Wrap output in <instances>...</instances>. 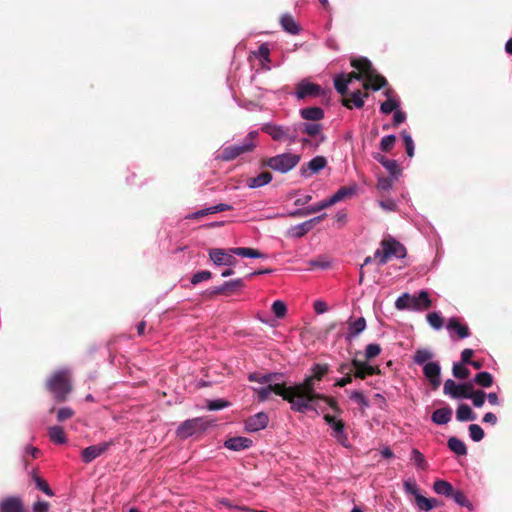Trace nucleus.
Segmentation results:
<instances>
[{"mask_svg":"<svg viewBox=\"0 0 512 512\" xmlns=\"http://www.w3.org/2000/svg\"><path fill=\"white\" fill-rule=\"evenodd\" d=\"M312 372L313 375L307 377L303 383L284 387L269 384L264 387L254 388V391L257 392L258 399L261 402L266 401L271 392H274L290 404L292 411L305 414L315 410V405L318 400L325 399L324 396L317 392L315 380L319 381L322 379L328 372V366L315 364L312 368Z\"/></svg>","mask_w":512,"mask_h":512,"instance_id":"obj_1","label":"nucleus"},{"mask_svg":"<svg viewBox=\"0 0 512 512\" xmlns=\"http://www.w3.org/2000/svg\"><path fill=\"white\" fill-rule=\"evenodd\" d=\"M354 80L363 81L364 89L378 91L388 85L386 78L380 75L373 67L371 61L365 57L354 56Z\"/></svg>","mask_w":512,"mask_h":512,"instance_id":"obj_2","label":"nucleus"},{"mask_svg":"<svg viewBox=\"0 0 512 512\" xmlns=\"http://www.w3.org/2000/svg\"><path fill=\"white\" fill-rule=\"evenodd\" d=\"M235 256L256 259L268 258L266 254L250 247H235L228 250L222 248H213L209 250V258L216 266H235L237 263Z\"/></svg>","mask_w":512,"mask_h":512,"instance_id":"obj_3","label":"nucleus"},{"mask_svg":"<svg viewBox=\"0 0 512 512\" xmlns=\"http://www.w3.org/2000/svg\"><path fill=\"white\" fill-rule=\"evenodd\" d=\"M46 388L57 402L66 401L72 389L69 370L62 368L54 372L47 379Z\"/></svg>","mask_w":512,"mask_h":512,"instance_id":"obj_4","label":"nucleus"},{"mask_svg":"<svg viewBox=\"0 0 512 512\" xmlns=\"http://www.w3.org/2000/svg\"><path fill=\"white\" fill-rule=\"evenodd\" d=\"M393 257L397 259L405 258V246L394 238L383 240L381 248L375 251L374 258L378 261V264L384 265Z\"/></svg>","mask_w":512,"mask_h":512,"instance_id":"obj_5","label":"nucleus"},{"mask_svg":"<svg viewBox=\"0 0 512 512\" xmlns=\"http://www.w3.org/2000/svg\"><path fill=\"white\" fill-rule=\"evenodd\" d=\"M301 156L296 153L284 152L275 156L269 157L265 166L275 172L286 174L293 170L300 162Z\"/></svg>","mask_w":512,"mask_h":512,"instance_id":"obj_6","label":"nucleus"},{"mask_svg":"<svg viewBox=\"0 0 512 512\" xmlns=\"http://www.w3.org/2000/svg\"><path fill=\"white\" fill-rule=\"evenodd\" d=\"M256 148V144L241 142L239 144L224 143L215 153L214 159L217 161L229 162L238 156L250 153Z\"/></svg>","mask_w":512,"mask_h":512,"instance_id":"obj_7","label":"nucleus"},{"mask_svg":"<svg viewBox=\"0 0 512 512\" xmlns=\"http://www.w3.org/2000/svg\"><path fill=\"white\" fill-rule=\"evenodd\" d=\"M210 423L204 417H195L183 421L176 429V435L180 439H187L197 434L203 433L209 427Z\"/></svg>","mask_w":512,"mask_h":512,"instance_id":"obj_8","label":"nucleus"},{"mask_svg":"<svg viewBox=\"0 0 512 512\" xmlns=\"http://www.w3.org/2000/svg\"><path fill=\"white\" fill-rule=\"evenodd\" d=\"M329 92L330 90H326L308 79H303L296 85L294 95L297 99L303 100L306 98H326Z\"/></svg>","mask_w":512,"mask_h":512,"instance_id":"obj_9","label":"nucleus"},{"mask_svg":"<svg viewBox=\"0 0 512 512\" xmlns=\"http://www.w3.org/2000/svg\"><path fill=\"white\" fill-rule=\"evenodd\" d=\"M472 388V384L465 382L457 384L452 379H447L444 383L443 393L453 399H465L469 397V391Z\"/></svg>","mask_w":512,"mask_h":512,"instance_id":"obj_10","label":"nucleus"},{"mask_svg":"<svg viewBox=\"0 0 512 512\" xmlns=\"http://www.w3.org/2000/svg\"><path fill=\"white\" fill-rule=\"evenodd\" d=\"M114 443V440L111 439L109 441H104L99 444L90 445L84 448L81 451V460L85 464L93 462L96 458L100 457L102 454L108 451L109 448L114 445Z\"/></svg>","mask_w":512,"mask_h":512,"instance_id":"obj_11","label":"nucleus"},{"mask_svg":"<svg viewBox=\"0 0 512 512\" xmlns=\"http://www.w3.org/2000/svg\"><path fill=\"white\" fill-rule=\"evenodd\" d=\"M327 159L324 156H315L308 163L301 165L299 174L308 179L314 174H318L327 166Z\"/></svg>","mask_w":512,"mask_h":512,"instance_id":"obj_12","label":"nucleus"},{"mask_svg":"<svg viewBox=\"0 0 512 512\" xmlns=\"http://www.w3.org/2000/svg\"><path fill=\"white\" fill-rule=\"evenodd\" d=\"M422 368L423 374L429 381L432 388L434 390L438 389L441 385V366L439 362H430L429 364L424 365Z\"/></svg>","mask_w":512,"mask_h":512,"instance_id":"obj_13","label":"nucleus"},{"mask_svg":"<svg viewBox=\"0 0 512 512\" xmlns=\"http://www.w3.org/2000/svg\"><path fill=\"white\" fill-rule=\"evenodd\" d=\"M268 422V415L265 412H258L245 421L244 428L247 432H257L265 429Z\"/></svg>","mask_w":512,"mask_h":512,"instance_id":"obj_14","label":"nucleus"},{"mask_svg":"<svg viewBox=\"0 0 512 512\" xmlns=\"http://www.w3.org/2000/svg\"><path fill=\"white\" fill-rule=\"evenodd\" d=\"M244 286V281L241 278L232 279L223 282L219 286L212 287L206 291L208 295H218V294H225L227 292H232L236 289L242 288Z\"/></svg>","mask_w":512,"mask_h":512,"instance_id":"obj_15","label":"nucleus"},{"mask_svg":"<svg viewBox=\"0 0 512 512\" xmlns=\"http://www.w3.org/2000/svg\"><path fill=\"white\" fill-rule=\"evenodd\" d=\"M326 421L332 429V436L343 446L348 447V437L344 432V426L341 421L335 420L333 417L326 416Z\"/></svg>","mask_w":512,"mask_h":512,"instance_id":"obj_16","label":"nucleus"},{"mask_svg":"<svg viewBox=\"0 0 512 512\" xmlns=\"http://www.w3.org/2000/svg\"><path fill=\"white\" fill-rule=\"evenodd\" d=\"M260 130L269 135L274 141H285V126L273 122H266L260 126Z\"/></svg>","mask_w":512,"mask_h":512,"instance_id":"obj_17","label":"nucleus"},{"mask_svg":"<svg viewBox=\"0 0 512 512\" xmlns=\"http://www.w3.org/2000/svg\"><path fill=\"white\" fill-rule=\"evenodd\" d=\"M0 512H25L20 496H8L0 501Z\"/></svg>","mask_w":512,"mask_h":512,"instance_id":"obj_18","label":"nucleus"},{"mask_svg":"<svg viewBox=\"0 0 512 512\" xmlns=\"http://www.w3.org/2000/svg\"><path fill=\"white\" fill-rule=\"evenodd\" d=\"M252 445L253 441L243 436L231 437L224 441V447L231 451H242L249 449Z\"/></svg>","mask_w":512,"mask_h":512,"instance_id":"obj_19","label":"nucleus"},{"mask_svg":"<svg viewBox=\"0 0 512 512\" xmlns=\"http://www.w3.org/2000/svg\"><path fill=\"white\" fill-rule=\"evenodd\" d=\"M412 311H422L431 307V299L425 290L417 295H411Z\"/></svg>","mask_w":512,"mask_h":512,"instance_id":"obj_20","label":"nucleus"},{"mask_svg":"<svg viewBox=\"0 0 512 512\" xmlns=\"http://www.w3.org/2000/svg\"><path fill=\"white\" fill-rule=\"evenodd\" d=\"M452 414V409L449 406H445L436 409L431 415V420L437 425H446L451 421Z\"/></svg>","mask_w":512,"mask_h":512,"instance_id":"obj_21","label":"nucleus"},{"mask_svg":"<svg viewBox=\"0 0 512 512\" xmlns=\"http://www.w3.org/2000/svg\"><path fill=\"white\" fill-rule=\"evenodd\" d=\"M280 24L282 29L291 35H297L300 33V25L295 21L293 16L288 13L281 16Z\"/></svg>","mask_w":512,"mask_h":512,"instance_id":"obj_22","label":"nucleus"},{"mask_svg":"<svg viewBox=\"0 0 512 512\" xmlns=\"http://www.w3.org/2000/svg\"><path fill=\"white\" fill-rule=\"evenodd\" d=\"M299 114L307 121H320L324 118V110L321 107H305L300 109Z\"/></svg>","mask_w":512,"mask_h":512,"instance_id":"obj_23","label":"nucleus"},{"mask_svg":"<svg viewBox=\"0 0 512 512\" xmlns=\"http://www.w3.org/2000/svg\"><path fill=\"white\" fill-rule=\"evenodd\" d=\"M283 377L282 373L279 372H270L263 375L258 374L257 372L250 373L248 375V380L250 382H258L260 384L270 383L275 380H280Z\"/></svg>","mask_w":512,"mask_h":512,"instance_id":"obj_24","label":"nucleus"},{"mask_svg":"<svg viewBox=\"0 0 512 512\" xmlns=\"http://www.w3.org/2000/svg\"><path fill=\"white\" fill-rule=\"evenodd\" d=\"M232 208L233 207L229 204L219 203V204L212 205V206L204 208V209H200V210L192 213L190 215V217L191 218H200V217L206 216L208 214H214V213H218V212L231 210Z\"/></svg>","mask_w":512,"mask_h":512,"instance_id":"obj_25","label":"nucleus"},{"mask_svg":"<svg viewBox=\"0 0 512 512\" xmlns=\"http://www.w3.org/2000/svg\"><path fill=\"white\" fill-rule=\"evenodd\" d=\"M273 177L270 172H262L258 174L256 177L249 178L247 180V187L250 189H256L263 187L269 184L272 181Z\"/></svg>","mask_w":512,"mask_h":512,"instance_id":"obj_26","label":"nucleus"},{"mask_svg":"<svg viewBox=\"0 0 512 512\" xmlns=\"http://www.w3.org/2000/svg\"><path fill=\"white\" fill-rule=\"evenodd\" d=\"M456 419L459 422L474 421L477 419V415L469 405L462 403L457 407Z\"/></svg>","mask_w":512,"mask_h":512,"instance_id":"obj_27","label":"nucleus"},{"mask_svg":"<svg viewBox=\"0 0 512 512\" xmlns=\"http://www.w3.org/2000/svg\"><path fill=\"white\" fill-rule=\"evenodd\" d=\"M354 377H363L364 375L376 374L379 369L370 364H362L360 360L354 358Z\"/></svg>","mask_w":512,"mask_h":512,"instance_id":"obj_28","label":"nucleus"},{"mask_svg":"<svg viewBox=\"0 0 512 512\" xmlns=\"http://www.w3.org/2000/svg\"><path fill=\"white\" fill-rule=\"evenodd\" d=\"M447 329L455 332L461 339L467 338L470 335L468 326L461 324L455 317L448 320Z\"/></svg>","mask_w":512,"mask_h":512,"instance_id":"obj_29","label":"nucleus"},{"mask_svg":"<svg viewBox=\"0 0 512 512\" xmlns=\"http://www.w3.org/2000/svg\"><path fill=\"white\" fill-rule=\"evenodd\" d=\"M301 132L306 133L309 136L315 137L320 136V142L325 140V136L322 134V125L319 123L300 122Z\"/></svg>","mask_w":512,"mask_h":512,"instance_id":"obj_30","label":"nucleus"},{"mask_svg":"<svg viewBox=\"0 0 512 512\" xmlns=\"http://www.w3.org/2000/svg\"><path fill=\"white\" fill-rule=\"evenodd\" d=\"M351 81H352V73L338 74L334 77V87L339 94L345 95L348 91V84Z\"/></svg>","mask_w":512,"mask_h":512,"instance_id":"obj_31","label":"nucleus"},{"mask_svg":"<svg viewBox=\"0 0 512 512\" xmlns=\"http://www.w3.org/2000/svg\"><path fill=\"white\" fill-rule=\"evenodd\" d=\"M447 446L457 456H466L468 453L466 444L459 438L452 436L447 441Z\"/></svg>","mask_w":512,"mask_h":512,"instance_id":"obj_32","label":"nucleus"},{"mask_svg":"<svg viewBox=\"0 0 512 512\" xmlns=\"http://www.w3.org/2000/svg\"><path fill=\"white\" fill-rule=\"evenodd\" d=\"M433 490L436 494L451 498L454 492L452 484L446 480H436L433 484Z\"/></svg>","mask_w":512,"mask_h":512,"instance_id":"obj_33","label":"nucleus"},{"mask_svg":"<svg viewBox=\"0 0 512 512\" xmlns=\"http://www.w3.org/2000/svg\"><path fill=\"white\" fill-rule=\"evenodd\" d=\"M48 437L57 445H63L67 442L64 429L59 425H54L48 428Z\"/></svg>","mask_w":512,"mask_h":512,"instance_id":"obj_34","label":"nucleus"},{"mask_svg":"<svg viewBox=\"0 0 512 512\" xmlns=\"http://www.w3.org/2000/svg\"><path fill=\"white\" fill-rule=\"evenodd\" d=\"M433 357L434 354L431 350L426 348L417 349L413 355V362L423 367L424 365L429 364Z\"/></svg>","mask_w":512,"mask_h":512,"instance_id":"obj_35","label":"nucleus"},{"mask_svg":"<svg viewBox=\"0 0 512 512\" xmlns=\"http://www.w3.org/2000/svg\"><path fill=\"white\" fill-rule=\"evenodd\" d=\"M352 195V185H347L340 188L330 197L326 198L327 203L330 206L342 201L345 197Z\"/></svg>","mask_w":512,"mask_h":512,"instance_id":"obj_36","label":"nucleus"},{"mask_svg":"<svg viewBox=\"0 0 512 512\" xmlns=\"http://www.w3.org/2000/svg\"><path fill=\"white\" fill-rule=\"evenodd\" d=\"M300 133V123L285 126V141H287L289 145L298 142Z\"/></svg>","mask_w":512,"mask_h":512,"instance_id":"obj_37","label":"nucleus"},{"mask_svg":"<svg viewBox=\"0 0 512 512\" xmlns=\"http://www.w3.org/2000/svg\"><path fill=\"white\" fill-rule=\"evenodd\" d=\"M438 501L435 498H426L422 494H417L416 506L423 511H430L438 506Z\"/></svg>","mask_w":512,"mask_h":512,"instance_id":"obj_38","label":"nucleus"},{"mask_svg":"<svg viewBox=\"0 0 512 512\" xmlns=\"http://www.w3.org/2000/svg\"><path fill=\"white\" fill-rule=\"evenodd\" d=\"M256 58H258L265 70H270L268 63L270 62V49L267 43H263L259 46L258 50L254 52Z\"/></svg>","mask_w":512,"mask_h":512,"instance_id":"obj_39","label":"nucleus"},{"mask_svg":"<svg viewBox=\"0 0 512 512\" xmlns=\"http://www.w3.org/2000/svg\"><path fill=\"white\" fill-rule=\"evenodd\" d=\"M473 381L481 387L489 388L493 385L494 378L491 373L482 371L475 375Z\"/></svg>","mask_w":512,"mask_h":512,"instance_id":"obj_40","label":"nucleus"},{"mask_svg":"<svg viewBox=\"0 0 512 512\" xmlns=\"http://www.w3.org/2000/svg\"><path fill=\"white\" fill-rule=\"evenodd\" d=\"M400 99L398 97H392L382 102L380 105V112L382 114H390L400 108Z\"/></svg>","mask_w":512,"mask_h":512,"instance_id":"obj_41","label":"nucleus"},{"mask_svg":"<svg viewBox=\"0 0 512 512\" xmlns=\"http://www.w3.org/2000/svg\"><path fill=\"white\" fill-rule=\"evenodd\" d=\"M311 229L308 227V224L304 221L295 226H292L288 230V235L292 238L298 239L306 235Z\"/></svg>","mask_w":512,"mask_h":512,"instance_id":"obj_42","label":"nucleus"},{"mask_svg":"<svg viewBox=\"0 0 512 512\" xmlns=\"http://www.w3.org/2000/svg\"><path fill=\"white\" fill-rule=\"evenodd\" d=\"M451 498L460 507H465L470 511H472L474 509L473 504L468 500L466 495L461 490H454Z\"/></svg>","mask_w":512,"mask_h":512,"instance_id":"obj_43","label":"nucleus"},{"mask_svg":"<svg viewBox=\"0 0 512 512\" xmlns=\"http://www.w3.org/2000/svg\"><path fill=\"white\" fill-rule=\"evenodd\" d=\"M470 396L466 397L465 399L472 400L473 405L476 408H481L485 403L486 393L482 390H473V387L468 393Z\"/></svg>","mask_w":512,"mask_h":512,"instance_id":"obj_44","label":"nucleus"},{"mask_svg":"<svg viewBox=\"0 0 512 512\" xmlns=\"http://www.w3.org/2000/svg\"><path fill=\"white\" fill-rule=\"evenodd\" d=\"M383 167L387 170L389 176H392L394 179H399L402 176V170L399 167L398 162L394 159L385 161Z\"/></svg>","mask_w":512,"mask_h":512,"instance_id":"obj_45","label":"nucleus"},{"mask_svg":"<svg viewBox=\"0 0 512 512\" xmlns=\"http://www.w3.org/2000/svg\"><path fill=\"white\" fill-rule=\"evenodd\" d=\"M395 308L397 310L412 311L411 295L409 293H403L400 295L395 301Z\"/></svg>","mask_w":512,"mask_h":512,"instance_id":"obj_46","label":"nucleus"},{"mask_svg":"<svg viewBox=\"0 0 512 512\" xmlns=\"http://www.w3.org/2000/svg\"><path fill=\"white\" fill-rule=\"evenodd\" d=\"M33 481H34L35 486H36L37 489H39L40 491H42L44 494H46L49 497L54 496V492L50 488V486H49V484L47 483L46 480H44L43 478H41L38 475L34 474L33 475Z\"/></svg>","mask_w":512,"mask_h":512,"instance_id":"obj_47","label":"nucleus"},{"mask_svg":"<svg viewBox=\"0 0 512 512\" xmlns=\"http://www.w3.org/2000/svg\"><path fill=\"white\" fill-rule=\"evenodd\" d=\"M401 137L403 139L406 154L409 157H413L414 153H415V144H414L412 136L406 130H403L401 132Z\"/></svg>","mask_w":512,"mask_h":512,"instance_id":"obj_48","label":"nucleus"},{"mask_svg":"<svg viewBox=\"0 0 512 512\" xmlns=\"http://www.w3.org/2000/svg\"><path fill=\"white\" fill-rule=\"evenodd\" d=\"M469 437L474 442H480L485 437L484 430L478 424H470L468 426Z\"/></svg>","mask_w":512,"mask_h":512,"instance_id":"obj_49","label":"nucleus"},{"mask_svg":"<svg viewBox=\"0 0 512 512\" xmlns=\"http://www.w3.org/2000/svg\"><path fill=\"white\" fill-rule=\"evenodd\" d=\"M426 318H427V322L433 329L440 330L443 327L444 322H443V318L440 315V313L431 312V313L427 314Z\"/></svg>","mask_w":512,"mask_h":512,"instance_id":"obj_50","label":"nucleus"},{"mask_svg":"<svg viewBox=\"0 0 512 512\" xmlns=\"http://www.w3.org/2000/svg\"><path fill=\"white\" fill-rule=\"evenodd\" d=\"M411 460L418 469L425 470L427 462L424 455L418 450L413 448L411 451Z\"/></svg>","mask_w":512,"mask_h":512,"instance_id":"obj_51","label":"nucleus"},{"mask_svg":"<svg viewBox=\"0 0 512 512\" xmlns=\"http://www.w3.org/2000/svg\"><path fill=\"white\" fill-rule=\"evenodd\" d=\"M452 373L455 378L465 380L469 377L470 371L462 363H454Z\"/></svg>","mask_w":512,"mask_h":512,"instance_id":"obj_52","label":"nucleus"},{"mask_svg":"<svg viewBox=\"0 0 512 512\" xmlns=\"http://www.w3.org/2000/svg\"><path fill=\"white\" fill-rule=\"evenodd\" d=\"M308 264L312 268H318L321 270H327L331 267V261L325 256H320L317 259H311L308 261Z\"/></svg>","mask_w":512,"mask_h":512,"instance_id":"obj_53","label":"nucleus"},{"mask_svg":"<svg viewBox=\"0 0 512 512\" xmlns=\"http://www.w3.org/2000/svg\"><path fill=\"white\" fill-rule=\"evenodd\" d=\"M396 136L394 134L386 135L381 139L380 150L382 152H389L395 145Z\"/></svg>","mask_w":512,"mask_h":512,"instance_id":"obj_54","label":"nucleus"},{"mask_svg":"<svg viewBox=\"0 0 512 512\" xmlns=\"http://www.w3.org/2000/svg\"><path fill=\"white\" fill-rule=\"evenodd\" d=\"M272 311L278 319H281L287 313V306H286L285 302H283L281 300H276L272 304Z\"/></svg>","mask_w":512,"mask_h":512,"instance_id":"obj_55","label":"nucleus"},{"mask_svg":"<svg viewBox=\"0 0 512 512\" xmlns=\"http://www.w3.org/2000/svg\"><path fill=\"white\" fill-rule=\"evenodd\" d=\"M403 489L405 493L413 495L415 497V500L417 499V494H420L418 485L413 479L405 480L403 482Z\"/></svg>","mask_w":512,"mask_h":512,"instance_id":"obj_56","label":"nucleus"},{"mask_svg":"<svg viewBox=\"0 0 512 512\" xmlns=\"http://www.w3.org/2000/svg\"><path fill=\"white\" fill-rule=\"evenodd\" d=\"M211 278H212V273L210 271H208V270H201V271L196 272L192 276L190 282L193 285H197V284H199V283H201L203 281L209 280Z\"/></svg>","mask_w":512,"mask_h":512,"instance_id":"obj_57","label":"nucleus"},{"mask_svg":"<svg viewBox=\"0 0 512 512\" xmlns=\"http://www.w3.org/2000/svg\"><path fill=\"white\" fill-rule=\"evenodd\" d=\"M397 180L398 179H394L392 176L379 177L377 187L382 191H389L393 187L394 182Z\"/></svg>","mask_w":512,"mask_h":512,"instance_id":"obj_58","label":"nucleus"},{"mask_svg":"<svg viewBox=\"0 0 512 512\" xmlns=\"http://www.w3.org/2000/svg\"><path fill=\"white\" fill-rule=\"evenodd\" d=\"M229 405L230 403L224 399H214L208 401L207 408L210 411H219L224 408H227Z\"/></svg>","mask_w":512,"mask_h":512,"instance_id":"obj_59","label":"nucleus"},{"mask_svg":"<svg viewBox=\"0 0 512 512\" xmlns=\"http://www.w3.org/2000/svg\"><path fill=\"white\" fill-rule=\"evenodd\" d=\"M380 352H381L380 345L376 344V343H371V344L367 345L365 352H364V357L366 360H370V359L378 356L380 354Z\"/></svg>","mask_w":512,"mask_h":512,"instance_id":"obj_60","label":"nucleus"},{"mask_svg":"<svg viewBox=\"0 0 512 512\" xmlns=\"http://www.w3.org/2000/svg\"><path fill=\"white\" fill-rule=\"evenodd\" d=\"M74 415V411L70 407H61L58 409L56 414V419L58 422H63L67 419H70Z\"/></svg>","mask_w":512,"mask_h":512,"instance_id":"obj_61","label":"nucleus"},{"mask_svg":"<svg viewBox=\"0 0 512 512\" xmlns=\"http://www.w3.org/2000/svg\"><path fill=\"white\" fill-rule=\"evenodd\" d=\"M218 503L222 506H225L226 508L230 509V510H235V511H241V512H244V510H248V507L247 506H244V505H236V504H233L229 499L227 498H221L218 500Z\"/></svg>","mask_w":512,"mask_h":512,"instance_id":"obj_62","label":"nucleus"},{"mask_svg":"<svg viewBox=\"0 0 512 512\" xmlns=\"http://www.w3.org/2000/svg\"><path fill=\"white\" fill-rule=\"evenodd\" d=\"M328 207H329V205L327 203V200L324 199V200H322V201H320L318 203H315V204H312V205L306 207L307 208L306 213H308V215H310V214H313V213H317V212H319V211H321L323 209H326Z\"/></svg>","mask_w":512,"mask_h":512,"instance_id":"obj_63","label":"nucleus"},{"mask_svg":"<svg viewBox=\"0 0 512 512\" xmlns=\"http://www.w3.org/2000/svg\"><path fill=\"white\" fill-rule=\"evenodd\" d=\"M50 505L46 501L38 500L32 506L33 512H48Z\"/></svg>","mask_w":512,"mask_h":512,"instance_id":"obj_64","label":"nucleus"}]
</instances>
